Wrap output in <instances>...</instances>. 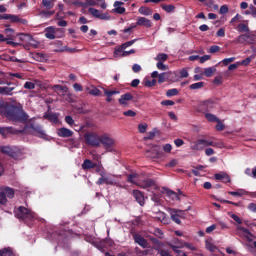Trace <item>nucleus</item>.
Segmentation results:
<instances>
[{
	"mask_svg": "<svg viewBox=\"0 0 256 256\" xmlns=\"http://www.w3.org/2000/svg\"><path fill=\"white\" fill-rule=\"evenodd\" d=\"M6 117L10 121H17L18 123H25L27 121L28 116L23 112V110L19 109L18 107L15 106H10L6 110Z\"/></svg>",
	"mask_w": 256,
	"mask_h": 256,
	"instance_id": "1",
	"label": "nucleus"
},
{
	"mask_svg": "<svg viewBox=\"0 0 256 256\" xmlns=\"http://www.w3.org/2000/svg\"><path fill=\"white\" fill-rule=\"evenodd\" d=\"M14 215L17 219L22 221H33V219H35V213L23 206L16 208L14 210Z\"/></svg>",
	"mask_w": 256,
	"mask_h": 256,
	"instance_id": "2",
	"label": "nucleus"
},
{
	"mask_svg": "<svg viewBox=\"0 0 256 256\" xmlns=\"http://www.w3.org/2000/svg\"><path fill=\"white\" fill-rule=\"evenodd\" d=\"M84 141L90 147H101V135L97 132L88 131L84 134Z\"/></svg>",
	"mask_w": 256,
	"mask_h": 256,
	"instance_id": "3",
	"label": "nucleus"
},
{
	"mask_svg": "<svg viewBox=\"0 0 256 256\" xmlns=\"http://www.w3.org/2000/svg\"><path fill=\"white\" fill-rule=\"evenodd\" d=\"M112 185L114 187H119L120 189H124L125 186L121 185L119 182L115 181V179L111 178V176L107 175V172H101L100 178L96 182V185Z\"/></svg>",
	"mask_w": 256,
	"mask_h": 256,
	"instance_id": "4",
	"label": "nucleus"
},
{
	"mask_svg": "<svg viewBox=\"0 0 256 256\" xmlns=\"http://www.w3.org/2000/svg\"><path fill=\"white\" fill-rule=\"evenodd\" d=\"M2 153H6V155H9L13 159H21L23 155H25V149L18 147L11 148L9 146H5L2 148Z\"/></svg>",
	"mask_w": 256,
	"mask_h": 256,
	"instance_id": "5",
	"label": "nucleus"
},
{
	"mask_svg": "<svg viewBox=\"0 0 256 256\" xmlns=\"http://www.w3.org/2000/svg\"><path fill=\"white\" fill-rule=\"evenodd\" d=\"M100 145H103L106 151H113V147H115V139H113L109 134L100 135Z\"/></svg>",
	"mask_w": 256,
	"mask_h": 256,
	"instance_id": "6",
	"label": "nucleus"
},
{
	"mask_svg": "<svg viewBox=\"0 0 256 256\" xmlns=\"http://www.w3.org/2000/svg\"><path fill=\"white\" fill-rule=\"evenodd\" d=\"M168 213L172 221H174V223H176L177 225H181V219H185L186 217L184 210L169 208Z\"/></svg>",
	"mask_w": 256,
	"mask_h": 256,
	"instance_id": "7",
	"label": "nucleus"
},
{
	"mask_svg": "<svg viewBox=\"0 0 256 256\" xmlns=\"http://www.w3.org/2000/svg\"><path fill=\"white\" fill-rule=\"evenodd\" d=\"M205 147H209V140L207 139H198L190 143V149L192 151H203Z\"/></svg>",
	"mask_w": 256,
	"mask_h": 256,
	"instance_id": "8",
	"label": "nucleus"
},
{
	"mask_svg": "<svg viewBox=\"0 0 256 256\" xmlns=\"http://www.w3.org/2000/svg\"><path fill=\"white\" fill-rule=\"evenodd\" d=\"M88 11L90 15H92V17H95L96 19H101L102 21H109V19H111L109 13H103L96 8H89Z\"/></svg>",
	"mask_w": 256,
	"mask_h": 256,
	"instance_id": "9",
	"label": "nucleus"
},
{
	"mask_svg": "<svg viewBox=\"0 0 256 256\" xmlns=\"http://www.w3.org/2000/svg\"><path fill=\"white\" fill-rule=\"evenodd\" d=\"M125 5L124 2L121 1H115L113 4L114 9H112V13H116L118 15H123L127 9L123 6Z\"/></svg>",
	"mask_w": 256,
	"mask_h": 256,
	"instance_id": "10",
	"label": "nucleus"
},
{
	"mask_svg": "<svg viewBox=\"0 0 256 256\" xmlns=\"http://www.w3.org/2000/svg\"><path fill=\"white\" fill-rule=\"evenodd\" d=\"M133 239L135 243H137V245H140V247H142L143 249H147V247L149 246V242H147V240L143 238V236H141L140 234H133Z\"/></svg>",
	"mask_w": 256,
	"mask_h": 256,
	"instance_id": "11",
	"label": "nucleus"
},
{
	"mask_svg": "<svg viewBox=\"0 0 256 256\" xmlns=\"http://www.w3.org/2000/svg\"><path fill=\"white\" fill-rule=\"evenodd\" d=\"M129 101H133V95L131 93H126L120 96L118 103L122 107H127V105H129Z\"/></svg>",
	"mask_w": 256,
	"mask_h": 256,
	"instance_id": "12",
	"label": "nucleus"
},
{
	"mask_svg": "<svg viewBox=\"0 0 256 256\" xmlns=\"http://www.w3.org/2000/svg\"><path fill=\"white\" fill-rule=\"evenodd\" d=\"M237 42L243 45H251V43H253V36L250 34H242L238 36Z\"/></svg>",
	"mask_w": 256,
	"mask_h": 256,
	"instance_id": "13",
	"label": "nucleus"
},
{
	"mask_svg": "<svg viewBox=\"0 0 256 256\" xmlns=\"http://www.w3.org/2000/svg\"><path fill=\"white\" fill-rule=\"evenodd\" d=\"M151 152L152 153L148 155V157H150V159H161L162 157L165 156V154H163V152L159 151L158 145L153 146Z\"/></svg>",
	"mask_w": 256,
	"mask_h": 256,
	"instance_id": "14",
	"label": "nucleus"
},
{
	"mask_svg": "<svg viewBox=\"0 0 256 256\" xmlns=\"http://www.w3.org/2000/svg\"><path fill=\"white\" fill-rule=\"evenodd\" d=\"M136 25L139 27H146L147 29L153 27V23L151 20L145 18V17H138Z\"/></svg>",
	"mask_w": 256,
	"mask_h": 256,
	"instance_id": "15",
	"label": "nucleus"
},
{
	"mask_svg": "<svg viewBox=\"0 0 256 256\" xmlns=\"http://www.w3.org/2000/svg\"><path fill=\"white\" fill-rule=\"evenodd\" d=\"M133 197L141 207L145 205V196L143 195V192L139 190H133Z\"/></svg>",
	"mask_w": 256,
	"mask_h": 256,
	"instance_id": "16",
	"label": "nucleus"
},
{
	"mask_svg": "<svg viewBox=\"0 0 256 256\" xmlns=\"http://www.w3.org/2000/svg\"><path fill=\"white\" fill-rule=\"evenodd\" d=\"M13 91H15V86H0V95H6L8 97H11L13 96Z\"/></svg>",
	"mask_w": 256,
	"mask_h": 256,
	"instance_id": "17",
	"label": "nucleus"
},
{
	"mask_svg": "<svg viewBox=\"0 0 256 256\" xmlns=\"http://www.w3.org/2000/svg\"><path fill=\"white\" fill-rule=\"evenodd\" d=\"M0 191L5 199H13V197H15V190H13V188L4 187L0 188Z\"/></svg>",
	"mask_w": 256,
	"mask_h": 256,
	"instance_id": "18",
	"label": "nucleus"
},
{
	"mask_svg": "<svg viewBox=\"0 0 256 256\" xmlns=\"http://www.w3.org/2000/svg\"><path fill=\"white\" fill-rule=\"evenodd\" d=\"M58 137L68 138L73 137V131L69 130L68 128L62 127L57 129Z\"/></svg>",
	"mask_w": 256,
	"mask_h": 256,
	"instance_id": "19",
	"label": "nucleus"
},
{
	"mask_svg": "<svg viewBox=\"0 0 256 256\" xmlns=\"http://www.w3.org/2000/svg\"><path fill=\"white\" fill-rule=\"evenodd\" d=\"M31 129H33L34 135H36V137H40L41 139H45L47 137V134H45V131L43 128H41V126L32 125Z\"/></svg>",
	"mask_w": 256,
	"mask_h": 256,
	"instance_id": "20",
	"label": "nucleus"
},
{
	"mask_svg": "<svg viewBox=\"0 0 256 256\" xmlns=\"http://www.w3.org/2000/svg\"><path fill=\"white\" fill-rule=\"evenodd\" d=\"M214 177L217 181H223V183H231V178L229 177V174L225 172L215 174Z\"/></svg>",
	"mask_w": 256,
	"mask_h": 256,
	"instance_id": "21",
	"label": "nucleus"
},
{
	"mask_svg": "<svg viewBox=\"0 0 256 256\" xmlns=\"http://www.w3.org/2000/svg\"><path fill=\"white\" fill-rule=\"evenodd\" d=\"M155 219L157 221H160L164 225H169V218H167V214H165L162 211H159V212L156 213Z\"/></svg>",
	"mask_w": 256,
	"mask_h": 256,
	"instance_id": "22",
	"label": "nucleus"
},
{
	"mask_svg": "<svg viewBox=\"0 0 256 256\" xmlns=\"http://www.w3.org/2000/svg\"><path fill=\"white\" fill-rule=\"evenodd\" d=\"M153 185H155V181L146 179L142 182H138L137 187H140V189H149V187H153Z\"/></svg>",
	"mask_w": 256,
	"mask_h": 256,
	"instance_id": "23",
	"label": "nucleus"
},
{
	"mask_svg": "<svg viewBox=\"0 0 256 256\" xmlns=\"http://www.w3.org/2000/svg\"><path fill=\"white\" fill-rule=\"evenodd\" d=\"M150 241H152L155 251H157L158 253L160 251H163V247H165V244L163 242L157 240V238H150Z\"/></svg>",
	"mask_w": 256,
	"mask_h": 256,
	"instance_id": "24",
	"label": "nucleus"
},
{
	"mask_svg": "<svg viewBox=\"0 0 256 256\" xmlns=\"http://www.w3.org/2000/svg\"><path fill=\"white\" fill-rule=\"evenodd\" d=\"M205 248L208 251H211V253H214V251L217 249V246H215V243H213V238H208L205 240Z\"/></svg>",
	"mask_w": 256,
	"mask_h": 256,
	"instance_id": "25",
	"label": "nucleus"
},
{
	"mask_svg": "<svg viewBox=\"0 0 256 256\" xmlns=\"http://www.w3.org/2000/svg\"><path fill=\"white\" fill-rule=\"evenodd\" d=\"M208 147H215L216 149H225V143H223V141L221 140H218L216 142L208 140Z\"/></svg>",
	"mask_w": 256,
	"mask_h": 256,
	"instance_id": "26",
	"label": "nucleus"
},
{
	"mask_svg": "<svg viewBox=\"0 0 256 256\" xmlns=\"http://www.w3.org/2000/svg\"><path fill=\"white\" fill-rule=\"evenodd\" d=\"M95 167H97V164L93 163L89 159H85L82 163V169H84V171H87V169H95Z\"/></svg>",
	"mask_w": 256,
	"mask_h": 256,
	"instance_id": "27",
	"label": "nucleus"
},
{
	"mask_svg": "<svg viewBox=\"0 0 256 256\" xmlns=\"http://www.w3.org/2000/svg\"><path fill=\"white\" fill-rule=\"evenodd\" d=\"M45 119L51 121V123H59V117L53 112H48L44 115Z\"/></svg>",
	"mask_w": 256,
	"mask_h": 256,
	"instance_id": "28",
	"label": "nucleus"
},
{
	"mask_svg": "<svg viewBox=\"0 0 256 256\" xmlns=\"http://www.w3.org/2000/svg\"><path fill=\"white\" fill-rule=\"evenodd\" d=\"M138 13H140V15L149 17V15H153V10L149 7L142 6L138 9Z\"/></svg>",
	"mask_w": 256,
	"mask_h": 256,
	"instance_id": "29",
	"label": "nucleus"
},
{
	"mask_svg": "<svg viewBox=\"0 0 256 256\" xmlns=\"http://www.w3.org/2000/svg\"><path fill=\"white\" fill-rule=\"evenodd\" d=\"M56 53H64V51H66L67 53H77V49L76 48H69L67 46H62L61 48H57L55 49Z\"/></svg>",
	"mask_w": 256,
	"mask_h": 256,
	"instance_id": "30",
	"label": "nucleus"
},
{
	"mask_svg": "<svg viewBox=\"0 0 256 256\" xmlns=\"http://www.w3.org/2000/svg\"><path fill=\"white\" fill-rule=\"evenodd\" d=\"M10 23H22V25H26L27 20L21 19L17 15L10 14Z\"/></svg>",
	"mask_w": 256,
	"mask_h": 256,
	"instance_id": "31",
	"label": "nucleus"
},
{
	"mask_svg": "<svg viewBox=\"0 0 256 256\" xmlns=\"http://www.w3.org/2000/svg\"><path fill=\"white\" fill-rule=\"evenodd\" d=\"M45 37L47 39H55V28L48 27L45 29Z\"/></svg>",
	"mask_w": 256,
	"mask_h": 256,
	"instance_id": "32",
	"label": "nucleus"
},
{
	"mask_svg": "<svg viewBox=\"0 0 256 256\" xmlns=\"http://www.w3.org/2000/svg\"><path fill=\"white\" fill-rule=\"evenodd\" d=\"M52 89L57 92L58 95H61V93H67V86L54 85L52 86Z\"/></svg>",
	"mask_w": 256,
	"mask_h": 256,
	"instance_id": "33",
	"label": "nucleus"
},
{
	"mask_svg": "<svg viewBox=\"0 0 256 256\" xmlns=\"http://www.w3.org/2000/svg\"><path fill=\"white\" fill-rule=\"evenodd\" d=\"M166 194L172 199V201H181V197L173 190H167Z\"/></svg>",
	"mask_w": 256,
	"mask_h": 256,
	"instance_id": "34",
	"label": "nucleus"
},
{
	"mask_svg": "<svg viewBox=\"0 0 256 256\" xmlns=\"http://www.w3.org/2000/svg\"><path fill=\"white\" fill-rule=\"evenodd\" d=\"M166 245H168V247L173 249L174 253H181V250L179 249H183V243H181L180 245H173V243L167 242Z\"/></svg>",
	"mask_w": 256,
	"mask_h": 256,
	"instance_id": "35",
	"label": "nucleus"
},
{
	"mask_svg": "<svg viewBox=\"0 0 256 256\" xmlns=\"http://www.w3.org/2000/svg\"><path fill=\"white\" fill-rule=\"evenodd\" d=\"M89 95H93L94 97H101V90L97 89L95 87H92V89L90 88H86Z\"/></svg>",
	"mask_w": 256,
	"mask_h": 256,
	"instance_id": "36",
	"label": "nucleus"
},
{
	"mask_svg": "<svg viewBox=\"0 0 256 256\" xmlns=\"http://www.w3.org/2000/svg\"><path fill=\"white\" fill-rule=\"evenodd\" d=\"M169 59V56L165 53H160L155 57V61H158L160 63H165Z\"/></svg>",
	"mask_w": 256,
	"mask_h": 256,
	"instance_id": "37",
	"label": "nucleus"
},
{
	"mask_svg": "<svg viewBox=\"0 0 256 256\" xmlns=\"http://www.w3.org/2000/svg\"><path fill=\"white\" fill-rule=\"evenodd\" d=\"M229 195H232L233 197H243V195H247V191L240 189L236 192L230 191L228 192Z\"/></svg>",
	"mask_w": 256,
	"mask_h": 256,
	"instance_id": "38",
	"label": "nucleus"
},
{
	"mask_svg": "<svg viewBox=\"0 0 256 256\" xmlns=\"http://www.w3.org/2000/svg\"><path fill=\"white\" fill-rule=\"evenodd\" d=\"M137 177H139V175L135 173L128 175V182L133 183V185L139 184V181H137Z\"/></svg>",
	"mask_w": 256,
	"mask_h": 256,
	"instance_id": "39",
	"label": "nucleus"
},
{
	"mask_svg": "<svg viewBox=\"0 0 256 256\" xmlns=\"http://www.w3.org/2000/svg\"><path fill=\"white\" fill-rule=\"evenodd\" d=\"M215 71H217V68H215V67L205 68L204 75H206L207 77H213V73H215Z\"/></svg>",
	"mask_w": 256,
	"mask_h": 256,
	"instance_id": "40",
	"label": "nucleus"
},
{
	"mask_svg": "<svg viewBox=\"0 0 256 256\" xmlns=\"http://www.w3.org/2000/svg\"><path fill=\"white\" fill-rule=\"evenodd\" d=\"M205 118H206L207 121H209L210 123H216V122L219 120V118H217V117L215 116V114H211V113H206V114H205Z\"/></svg>",
	"mask_w": 256,
	"mask_h": 256,
	"instance_id": "41",
	"label": "nucleus"
},
{
	"mask_svg": "<svg viewBox=\"0 0 256 256\" xmlns=\"http://www.w3.org/2000/svg\"><path fill=\"white\" fill-rule=\"evenodd\" d=\"M189 87L192 90L203 89V87H205V82H197V83L191 84Z\"/></svg>",
	"mask_w": 256,
	"mask_h": 256,
	"instance_id": "42",
	"label": "nucleus"
},
{
	"mask_svg": "<svg viewBox=\"0 0 256 256\" xmlns=\"http://www.w3.org/2000/svg\"><path fill=\"white\" fill-rule=\"evenodd\" d=\"M42 5H44L46 9H53V7H55L53 0H43Z\"/></svg>",
	"mask_w": 256,
	"mask_h": 256,
	"instance_id": "43",
	"label": "nucleus"
},
{
	"mask_svg": "<svg viewBox=\"0 0 256 256\" xmlns=\"http://www.w3.org/2000/svg\"><path fill=\"white\" fill-rule=\"evenodd\" d=\"M239 33H249V26L247 24H239L238 25Z\"/></svg>",
	"mask_w": 256,
	"mask_h": 256,
	"instance_id": "44",
	"label": "nucleus"
},
{
	"mask_svg": "<svg viewBox=\"0 0 256 256\" xmlns=\"http://www.w3.org/2000/svg\"><path fill=\"white\" fill-rule=\"evenodd\" d=\"M0 256H13V250L11 248L0 250Z\"/></svg>",
	"mask_w": 256,
	"mask_h": 256,
	"instance_id": "45",
	"label": "nucleus"
},
{
	"mask_svg": "<svg viewBox=\"0 0 256 256\" xmlns=\"http://www.w3.org/2000/svg\"><path fill=\"white\" fill-rule=\"evenodd\" d=\"M156 135H157V129H153V131H150L147 133V136L144 137V140L148 141L149 139H155Z\"/></svg>",
	"mask_w": 256,
	"mask_h": 256,
	"instance_id": "46",
	"label": "nucleus"
},
{
	"mask_svg": "<svg viewBox=\"0 0 256 256\" xmlns=\"http://www.w3.org/2000/svg\"><path fill=\"white\" fill-rule=\"evenodd\" d=\"M162 9L166 11V13H173L175 11V6L174 5H162Z\"/></svg>",
	"mask_w": 256,
	"mask_h": 256,
	"instance_id": "47",
	"label": "nucleus"
},
{
	"mask_svg": "<svg viewBox=\"0 0 256 256\" xmlns=\"http://www.w3.org/2000/svg\"><path fill=\"white\" fill-rule=\"evenodd\" d=\"M175 95H179V90H177V88L170 89L166 92L167 97H175Z\"/></svg>",
	"mask_w": 256,
	"mask_h": 256,
	"instance_id": "48",
	"label": "nucleus"
},
{
	"mask_svg": "<svg viewBox=\"0 0 256 256\" xmlns=\"http://www.w3.org/2000/svg\"><path fill=\"white\" fill-rule=\"evenodd\" d=\"M229 217H231V219H234L236 221V223H238V225H242L243 224V220H241V218L231 212L228 213Z\"/></svg>",
	"mask_w": 256,
	"mask_h": 256,
	"instance_id": "49",
	"label": "nucleus"
},
{
	"mask_svg": "<svg viewBox=\"0 0 256 256\" xmlns=\"http://www.w3.org/2000/svg\"><path fill=\"white\" fill-rule=\"evenodd\" d=\"M152 234L155 235V237L158 239H163V231L159 228H155Z\"/></svg>",
	"mask_w": 256,
	"mask_h": 256,
	"instance_id": "50",
	"label": "nucleus"
},
{
	"mask_svg": "<svg viewBox=\"0 0 256 256\" xmlns=\"http://www.w3.org/2000/svg\"><path fill=\"white\" fill-rule=\"evenodd\" d=\"M114 57H125L123 56V48L121 47L115 48Z\"/></svg>",
	"mask_w": 256,
	"mask_h": 256,
	"instance_id": "51",
	"label": "nucleus"
},
{
	"mask_svg": "<svg viewBox=\"0 0 256 256\" xmlns=\"http://www.w3.org/2000/svg\"><path fill=\"white\" fill-rule=\"evenodd\" d=\"M148 127L149 126L147 125V123L139 124L138 125L139 133H146Z\"/></svg>",
	"mask_w": 256,
	"mask_h": 256,
	"instance_id": "52",
	"label": "nucleus"
},
{
	"mask_svg": "<svg viewBox=\"0 0 256 256\" xmlns=\"http://www.w3.org/2000/svg\"><path fill=\"white\" fill-rule=\"evenodd\" d=\"M135 41H137V40H131V41H128V42H126V43H123V44L120 46V48H121L122 50H125V49H127V47H131L132 45H134V44H135Z\"/></svg>",
	"mask_w": 256,
	"mask_h": 256,
	"instance_id": "53",
	"label": "nucleus"
},
{
	"mask_svg": "<svg viewBox=\"0 0 256 256\" xmlns=\"http://www.w3.org/2000/svg\"><path fill=\"white\" fill-rule=\"evenodd\" d=\"M4 33L6 34V37H8L7 39H11V37H13V33H15V30H13V28H6Z\"/></svg>",
	"mask_w": 256,
	"mask_h": 256,
	"instance_id": "54",
	"label": "nucleus"
},
{
	"mask_svg": "<svg viewBox=\"0 0 256 256\" xmlns=\"http://www.w3.org/2000/svg\"><path fill=\"white\" fill-rule=\"evenodd\" d=\"M162 149L164 153H171V151H173V146L171 144H164Z\"/></svg>",
	"mask_w": 256,
	"mask_h": 256,
	"instance_id": "55",
	"label": "nucleus"
},
{
	"mask_svg": "<svg viewBox=\"0 0 256 256\" xmlns=\"http://www.w3.org/2000/svg\"><path fill=\"white\" fill-rule=\"evenodd\" d=\"M216 130L217 131H223V129H225V124H223V122H221L220 119L216 120Z\"/></svg>",
	"mask_w": 256,
	"mask_h": 256,
	"instance_id": "56",
	"label": "nucleus"
},
{
	"mask_svg": "<svg viewBox=\"0 0 256 256\" xmlns=\"http://www.w3.org/2000/svg\"><path fill=\"white\" fill-rule=\"evenodd\" d=\"M220 15H226L229 13V7L227 5H222L219 10Z\"/></svg>",
	"mask_w": 256,
	"mask_h": 256,
	"instance_id": "57",
	"label": "nucleus"
},
{
	"mask_svg": "<svg viewBox=\"0 0 256 256\" xmlns=\"http://www.w3.org/2000/svg\"><path fill=\"white\" fill-rule=\"evenodd\" d=\"M180 77L182 79L189 77V71L187 70V68H183L182 70H180Z\"/></svg>",
	"mask_w": 256,
	"mask_h": 256,
	"instance_id": "58",
	"label": "nucleus"
},
{
	"mask_svg": "<svg viewBox=\"0 0 256 256\" xmlns=\"http://www.w3.org/2000/svg\"><path fill=\"white\" fill-rule=\"evenodd\" d=\"M233 61H235V57H230L223 59L222 63L225 67H227V65H229V63H233Z\"/></svg>",
	"mask_w": 256,
	"mask_h": 256,
	"instance_id": "59",
	"label": "nucleus"
},
{
	"mask_svg": "<svg viewBox=\"0 0 256 256\" xmlns=\"http://www.w3.org/2000/svg\"><path fill=\"white\" fill-rule=\"evenodd\" d=\"M123 115L125 117H135L137 115V113L133 110H128V111H124Z\"/></svg>",
	"mask_w": 256,
	"mask_h": 256,
	"instance_id": "60",
	"label": "nucleus"
},
{
	"mask_svg": "<svg viewBox=\"0 0 256 256\" xmlns=\"http://www.w3.org/2000/svg\"><path fill=\"white\" fill-rule=\"evenodd\" d=\"M157 69H159L160 71H167L168 67L167 65L163 64V62H158L156 64Z\"/></svg>",
	"mask_w": 256,
	"mask_h": 256,
	"instance_id": "61",
	"label": "nucleus"
},
{
	"mask_svg": "<svg viewBox=\"0 0 256 256\" xmlns=\"http://www.w3.org/2000/svg\"><path fill=\"white\" fill-rule=\"evenodd\" d=\"M65 122L70 125V127H73L75 125V120H73V117L71 116H66L65 117Z\"/></svg>",
	"mask_w": 256,
	"mask_h": 256,
	"instance_id": "62",
	"label": "nucleus"
},
{
	"mask_svg": "<svg viewBox=\"0 0 256 256\" xmlns=\"http://www.w3.org/2000/svg\"><path fill=\"white\" fill-rule=\"evenodd\" d=\"M219 51H221V47L217 45H213L209 49V53H219Z\"/></svg>",
	"mask_w": 256,
	"mask_h": 256,
	"instance_id": "63",
	"label": "nucleus"
},
{
	"mask_svg": "<svg viewBox=\"0 0 256 256\" xmlns=\"http://www.w3.org/2000/svg\"><path fill=\"white\" fill-rule=\"evenodd\" d=\"M248 211H251V213H256V204L255 203H250L247 206Z\"/></svg>",
	"mask_w": 256,
	"mask_h": 256,
	"instance_id": "64",
	"label": "nucleus"
}]
</instances>
